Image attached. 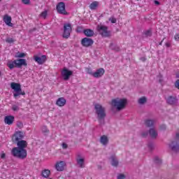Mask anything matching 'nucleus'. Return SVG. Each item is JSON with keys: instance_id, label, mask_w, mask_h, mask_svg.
<instances>
[{"instance_id": "f257e3e1", "label": "nucleus", "mask_w": 179, "mask_h": 179, "mask_svg": "<svg viewBox=\"0 0 179 179\" xmlns=\"http://www.w3.org/2000/svg\"><path fill=\"white\" fill-rule=\"evenodd\" d=\"M95 113L97 115V120L99 122L104 121V118L106 117V108L103 107L100 103H96L94 105Z\"/></svg>"}, {"instance_id": "f03ea898", "label": "nucleus", "mask_w": 179, "mask_h": 179, "mask_svg": "<svg viewBox=\"0 0 179 179\" xmlns=\"http://www.w3.org/2000/svg\"><path fill=\"white\" fill-rule=\"evenodd\" d=\"M127 103V101L126 99L116 98L112 100L111 106L115 107L117 111H121V110H124V108H125Z\"/></svg>"}, {"instance_id": "7ed1b4c3", "label": "nucleus", "mask_w": 179, "mask_h": 179, "mask_svg": "<svg viewBox=\"0 0 179 179\" xmlns=\"http://www.w3.org/2000/svg\"><path fill=\"white\" fill-rule=\"evenodd\" d=\"M11 155L14 157H17V159L23 160L27 157V150H26V149L17 148L15 147L12 149Z\"/></svg>"}, {"instance_id": "20e7f679", "label": "nucleus", "mask_w": 179, "mask_h": 179, "mask_svg": "<svg viewBox=\"0 0 179 179\" xmlns=\"http://www.w3.org/2000/svg\"><path fill=\"white\" fill-rule=\"evenodd\" d=\"M10 87L14 91L13 96L15 97V99H16V97H18V96H24V94H26L24 92L22 91V86L19 83H11Z\"/></svg>"}, {"instance_id": "39448f33", "label": "nucleus", "mask_w": 179, "mask_h": 179, "mask_svg": "<svg viewBox=\"0 0 179 179\" xmlns=\"http://www.w3.org/2000/svg\"><path fill=\"white\" fill-rule=\"evenodd\" d=\"M96 30L102 37H110L111 31L108 30V27L99 24L96 27Z\"/></svg>"}, {"instance_id": "423d86ee", "label": "nucleus", "mask_w": 179, "mask_h": 179, "mask_svg": "<svg viewBox=\"0 0 179 179\" xmlns=\"http://www.w3.org/2000/svg\"><path fill=\"white\" fill-rule=\"evenodd\" d=\"M72 31V25L70 23H66L64 25L63 38H69Z\"/></svg>"}, {"instance_id": "0eeeda50", "label": "nucleus", "mask_w": 179, "mask_h": 179, "mask_svg": "<svg viewBox=\"0 0 179 179\" xmlns=\"http://www.w3.org/2000/svg\"><path fill=\"white\" fill-rule=\"evenodd\" d=\"M73 75V71H70L69 69H66V67H64L62 71V76L64 79V80H69V78L71 76Z\"/></svg>"}, {"instance_id": "6e6552de", "label": "nucleus", "mask_w": 179, "mask_h": 179, "mask_svg": "<svg viewBox=\"0 0 179 179\" xmlns=\"http://www.w3.org/2000/svg\"><path fill=\"white\" fill-rule=\"evenodd\" d=\"M77 166L80 167V169H85V156L78 154L76 158Z\"/></svg>"}, {"instance_id": "1a4fd4ad", "label": "nucleus", "mask_w": 179, "mask_h": 179, "mask_svg": "<svg viewBox=\"0 0 179 179\" xmlns=\"http://www.w3.org/2000/svg\"><path fill=\"white\" fill-rule=\"evenodd\" d=\"M24 138V133L22 131H16L12 137L13 142H20V141H22V139Z\"/></svg>"}, {"instance_id": "9d476101", "label": "nucleus", "mask_w": 179, "mask_h": 179, "mask_svg": "<svg viewBox=\"0 0 179 179\" xmlns=\"http://www.w3.org/2000/svg\"><path fill=\"white\" fill-rule=\"evenodd\" d=\"M56 9L57 13H59L60 15H68V12H66V10L65 9V3L64 2L57 3Z\"/></svg>"}, {"instance_id": "9b49d317", "label": "nucleus", "mask_w": 179, "mask_h": 179, "mask_svg": "<svg viewBox=\"0 0 179 179\" xmlns=\"http://www.w3.org/2000/svg\"><path fill=\"white\" fill-rule=\"evenodd\" d=\"M169 148L173 152V153H178L179 152V143L177 141H173L169 144Z\"/></svg>"}, {"instance_id": "f8f14e48", "label": "nucleus", "mask_w": 179, "mask_h": 179, "mask_svg": "<svg viewBox=\"0 0 179 179\" xmlns=\"http://www.w3.org/2000/svg\"><path fill=\"white\" fill-rule=\"evenodd\" d=\"M93 39L90 38H84L81 41V44L83 47H91V45H93Z\"/></svg>"}, {"instance_id": "ddd939ff", "label": "nucleus", "mask_w": 179, "mask_h": 179, "mask_svg": "<svg viewBox=\"0 0 179 179\" xmlns=\"http://www.w3.org/2000/svg\"><path fill=\"white\" fill-rule=\"evenodd\" d=\"M34 59L35 62H37L39 65H43L44 62L47 60V57L45 55H42L41 57H38L37 55L34 56Z\"/></svg>"}, {"instance_id": "4468645a", "label": "nucleus", "mask_w": 179, "mask_h": 179, "mask_svg": "<svg viewBox=\"0 0 179 179\" xmlns=\"http://www.w3.org/2000/svg\"><path fill=\"white\" fill-rule=\"evenodd\" d=\"M3 20L4 23H6V26H8L9 27H13V24L12 23V17H10L9 15H4L3 17Z\"/></svg>"}, {"instance_id": "2eb2a0df", "label": "nucleus", "mask_w": 179, "mask_h": 179, "mask_svg": "<svg viewBox=\"0 0 179 179\" xmlns=\"http://www.w3.org/2000/svg\"><path fill=\"white\" fill-rule=\"evenodd\" d=\"M15 66L17 68H20V66H27V62H26V59H20L15 60Z\"/></svg>"}, {"instance_id": "dca6fc26", "label": "nucleus", "mask_w": 179, "mask_h": 179, "mask_svg": "<svg viewBox=\"0 0 179 179\" xmlns=\"http://www.w3.org/2000/svg\"><path fill=\"white\" fill-rule=\"evenodd\" d=\"M106 71H104V69L101 68L96 71L94 73H92V76L94 78H101L103 75H104Z\"/></svg>"}, {"instance_id": "f3484780", "label": "nucleus", "mask_w": 179, "mask_h": 179, "mask_svg": "<svg viewBox=\"0 0 179 179\" xmlns=\"http://www.w3.org/2000/svg\"><path fill=\"white\" fill-rule=\"evenodd\" d=\"M13 121H15V117L13 115H7L4 117V122L7 124V125H12Z\"/></svg>"}, {"instance_id": "a211bd4d", "label": "nucleus", "mask_w": 179, "mask_h": 179, "mask_svg": "<svg viewBox=\"0 0 179 179\" xmlns=\"http://www.w3.org/2000/svg\"><path fill=\"white\" fill-rule=\"evenodd\" d=\"M110 162L111 166H113V167H118V164L120 162H118V159L117 158V157H115V155H112L110 157Z\"/></svg>"}, {"instance_id": "6ab92c4d", "label": "nucleus", "mask_w": 179, "mask_h": 179, "mask_svg": "<svg viewBox=\"0 0 179 179\" xmlns=\"http://www.w3.org/2000/svg\"><path fill=\"white\" fill-rule=\"evenodd\" d=\"M17 146L18 149H26L27 148V141L24 140H21L17 143Z\"/></svg>"}, {"instance_id": "aec40b11", "label": "nucleus", "mask_w": 179, "mask_h": 179, "mask_svg": "<svg viewBox=\"0 0 179 179\" xmlns=\"http://www.w3.org/2000/svg\"><path fill=\"white\" fill-rule=\"evenodd\" d=\"M64 167H65V162L64 161L57 162L55 165V168H56V170H57V171H63Z\"/></svg>"}, {"instance_id": "412c9836", "label": "nucleus", "mask_w": 179, "mask_h": 179, "mask_svg": "<svg viewBox=\"0 0 179 179\" xmlns=\"http://www.w3.org/2000/svg\"><path fill=\"white\" fill-rule=\"evenodd\" d=\"M178 101V100L177 99V98L174 96H169L166 99V103H168V104H171V106L177 104Z\"/></svg>"}, {"instance_id": "4be33fe9", "label": "nucleus", "mask_w": 179, "mask_h": 179, "mask_svg": "<svg viewBox=\"0 0 179 179\" xmlns=\"http://www.w3.org/2000/svg\"><path fill=\"white\" fill-rule=\"evenodd\" d=\"M56 104L58 106V107H64V106L66 104V99H65L64 97H60L57 100Z\"/></svg>"}, {"instance_id": "5701e85b", "label": "nucleus", "mask_w": 179, "mask_h": 179, "mask_svg": "<svg viewBox=\"0 0 179 179\" xmlns=\"http://www.w3.org/2000/svg\"><path fill=\"white\" fill-rule=\"evenodd\" d=\"M100 143L103 146H107V145H108V137L106 135L101 136Z\"/></svg>"}, {"instance_id": "b1692460", "label": "nucleus", "mask_w": 179, "mask_h": 179, "mask_svg": "<svg viewBox=\"0 0 179 179\" xmlns=\"http://www.w3.org/2000/svg\"><path fill=\"white\" fill-rule=\"evenodd\" d=\"M83 33L87 37H93L94 36V31L90 29H84Z\"/></svg>"}, {"instance_id": "393cba45", "label": "nucleus", "mask_w": 179, "mask_h": 179, "mask_svg": "<svg viewBox=\"0 0 179 179\" xmlns=\"http://www.w3.org/2000/svg\"><path fill=\"white\" fill-rule=\"evenodd\" d=\"M149 134H150V136L151 138H152L153 139H155V138H157V131H156V129L152 128L150 129L149 131Z\"/></svg>"}, {"instance_id": "a878e982", "label": "nucleus", "mask_w": 179, "mask_h": 179, "mask_svg": "<svg viewBox=\"0 0 179 179\" xmlns=\"http://www.w3.org/2000/svg\"><path fill=\"white\" fill-rule=\"evenodd\" d=\"M99 6V1H93L90 5V9L91 10H96L97 9V7Z\"/></svg>"}, {"instance_id": "bb28decb", "label": "nucleus", "mask_w": 179, "mask_h": 179, "mask_svg": "<svg viewBox=\"0 0 179 179\" xmlns=\"http://www.w3.org/2000/svg\"><path fill=\"white\" fill-rule=\"evenodd\" d=\"M7 66H8L9 69H13V68L16 66V63H15V60L14 61L8 60L7 62Z\"/></svg>"}, {"instance_id": "cd10ccee", "label": "nucleus", "mask_w": 179, "mask_h": 179, "mask_svg": "<svg viewBox=\"0 0 179 179\" xmlns=\"http://www.w3.org/2000/svg\"><path fill=\"white\" fill-rule=\"evenodd\" d=\"M145 124L146 127H148L150 128V127H153L155 125V120H147L145 121Z\"/></svg>"}, {"instance_id": "c85d7f7f", "label": "nucleus", "mask_w": 179, "mask_h": 179, "mask_svg": "<svg viewBox=\"0 0 179 179\" xmlns=\"http://www.w3.org/2000/svg\"><path fill=\"white\" fill-rule=\"evenodd\" d=\"M50 171L48 169H45L43 171H42V176L43 177H44L45 178H48V177H50Z\"/></svg>"}, {"instance_id": "c756f323", "label": "nucleus", "mask_w": 179, "mask_h": 179, "mask_svg": "<svg viewBox=\"0 0 179 179\" xmlns=\"http://www.w3.org/2000/svg\"><path fill=\"white\" fill-rule=\"evenodd\" d=\"M147 100L148 99H146V97L143 96L138 99V103L139 104H145V103H146Z\"/></svg>"}, {"instance_id": "7c9ffc66", "label": "nucleus", "mask_w": 179, "mask_h": 179, "mask_svg": "<svg viewBox=\"0 0 179 179\" xmlns=\"http://www.w3.org/2000/svg\"><path fill=\"white\" fill-rule=\"evenodd\" d=\"M154 162L157 164H160V163H162V159H160V157H155L154 158Z\"/></svg>"}, {"instance_id": "2f4dec72", "label": "nucleus", "mask_w": 179, "mask_h": 179, "mask_svg": "<svg viewBox=\"0 0 179 179\" xmlns=\"http://www.w3.org/2000/svg\"><path fill=\"white\" fill-rule=\"evenodd\" d=\"M127 178V176L124 173H119L117 176V179H125Z\"/></svg>"}, {"instance_id": "473e14b6", "label": "nucleus", "mask_w": 179, "mask_h": 179, "mask_svg": "<svg viewBox=\"0 0 179 179\" xmlns=\"http://www.w3.org/2000/svg\"><path fill=\"white\" fill-rule=\"evenodd\" d=\"M47 15H48V12L47 10H44L41 13V17L45 19V17H47Z\"/></svg>"}, {"instance_id": "72a5a7b5", "label": "nucleus", "mask_w": 179, "mask_h": 179, "mask_svg": "<svg viewBox=\"0 0 179 179\" xmlns=\"http://www.w3.org/2000/svg\"><path fill=\"white\" fill-rule=\"evenodd\" d=\"M6 42L8 43V44H12V43L15 42V40H13L12 38H7L6 39Z\"/></svg>"}, {"instance_id": "f704fd0d", "label": "nucleus", "mask_w": 179, "mask_h": 179, "mask_svg": "<svg viewBox=\"0 0 179 179\" xmlns=\"http://www.w3.org/2000/svg\"><path fill=\"white\" fill-rule=\"evenodd\" d=\"M109 22H111V23H117V19L114 17H110L109 18Z\"/></svg>"}, {"instance_id": "c9c22d12", "label": "nucleus", "mask_w": 179, "mask_h": 179, "mask_svg": "<svg viewBox=\"0 0 179 179\" xmlns=\"http://www.w3.org/2000/svg\"><path fill=\"white\" fill-rule=\"evenodd\" d=\"M145 34L147 37H150V36H152V31L148 30L145 32Z\"/></svg>"}, {"instance_id": "e433bc0d", "label": "nucleus", "mask_w": 179, "mask_h": 179, "mask_svg": "<svg viewBox=\"0 0 179 179\" xmlns=\"http://www.w3.org/2000/svg\"><path fill=\"white\" fill-rule=\"evenodd\" d=\"M42 132H44L45 134L48 133V129L47 128V127L43 126L42 127Z\"/></svg>"}, {"instance_id": "4c0bfd02", "label": "nucleus", "mask_w": 179, "mask_h": 179, "mask_svg": "<svg viewBox=\"0 0 179 179\" xmlns=\"http://www.w3.org/2000/svg\"><path fill=\"white\" fill-rule=\"evenodd\" d=\"M12 110L13 111H19V106H17L16 105H13L12 107Z\"/></svg>"}, {"instance_id": "58836bf2", "label": "nucleus", "mask_w": 179, "mask_h": 179, "mask_svg": "<svg viewBox=\"0 0 179 179\" xmlns=\"http://www.w3.org/2000/svg\"><path fill=\"white\" fill-rule=\"evenodd\" d=\"M17 57H18V58H23V57H26V54H24V53H18Z\"/></svg>"}, {"instance_id": "ea45409f", "label": "nucleus", "mask_w": 179, "mask_h": 179, "mask_svg": "<svg viewBox=\"0 0 179 179\" xmlns=\"http://www.w3.org/2000/svg\"><path fill=\"white\" fill-rule=\"evenodd\" d=\"M17 127L18 128H22L23 127V123L22 122H17Z\"/></svg>"}, {"instance_id": "a19ab883", "label": "nucleus", "mask_w": 179, "mask_h": 179, "mask_svg": "<svg viewBox=\"0 0 179 179\" xmlns=\"http://www.w3.org/2000/svg\"><path fill=\"white\" fill-rule=\"evenodd\" d=\"M22 3H24V5H29L30 3V0H22Z\"/></svg>"}, {"instance_id": "79ce46f5", "label": "nucleus", "mask_w": 179, "mask_h": 179, "mask_svg": "<svg viewBox=\"0 0 179 179\" xmlns=\"http://www.w3.org/2000/svg\"><path fill=\"white\" fill-rule=\"evenodd\" d=\"M175 87L179 90V80H177L175 83Z\"/></svg>"}, {"instance_id": "37998d69", "label": "nucleus", "mask_w": 179, "mask_h": 179, "mask_svg": "<svg viewBox=\"0 0 179 179\" xmlns=\"http://www.w3.org/2000/svg\"><path fill=\"white\" fill-rule=\"evenodd\" d=\"M174 39L176 40V41H179V34H176L174 36Z\"/></svg>"}, {"instance_id": "c03bdc74", "label": "nucleus", "mask_w": 179, "mask_h": 179, "mask_svg": "<svg viewBox=\"0 0 179 179\" xmlns=\"http://www.w3.org/2000/svg\"><path fill=\"white\" fill-rule=\"evenodd\" d=\"M63 149H67L68 148V144L63 143L62 145Z\"/></svg>"}, {"instance_id": "a18cd8bd", "label": "nucleus", "mask_w": 179, "mask_h": 179, "mask_svg": "<svg viewBox=\"0 0 179 179\" xmlns=\"http://www.w3.org/2000/svg\"><path fill=\"white\" fill-rule=\"evenodd\" d=\"M153 148H155V145H153L152 143H150L148 145V148L150 149V150H152V149H153Z\"/></svg>"}, {"instance_id": "49530a36", "label": "nucleus", "mask_w": 179, "mask_h": 179, "mask_svg": "<svg viewBox=\"0 0 179 179\" xmlns=\"http://www.w3.org/2000/svg\"><path fill=\"white\" fill-rule=\"evenodd\" d=\"M87 73H89V75H92V76H93V72H92V69H87Z\"/></svg>"}, {"instance_id": "de8ad7c7", "label": "nucleus", "mask_w": 179, "mask_h": 179, "mask_svg": "<svg viewBox=\"0 0 179 179\" xmlns=\"http://www.w3.org/2000/svg\"><path fill=\"white\" fill-rule=\"evenodd\" d=\"M176 139H177V141H179V131H176Z\"/></svg>"}, {"instance_id": "09e8293b", "label": "nucleus", "mask_w": 179, "mask_h": 179, "mask_svg": "<svg viewBox=\"0 0 179 179\" xmlns=\"http://www.w3.org/2000/svg\"><path fill=\"white\" fill-rule=\"evenodd\" d=\"M141 136H143V138H145V136H148V131H146V132H143V133L141 134Z\"/></svg>"}, {"instance_id": "8fccbe9b", "label": "nucleus", "mask_w": 179, "mask_h": 179, "mask_svg": "<svg viewBox=\"0 0 179 179\" xmlns=\"http://www.w3.org/2000/svg\"><path fill=\"white\" fill-rule=\"evenodd\" d=\"M165 45H166V47H167L169 48L171 47V43L167 42L165 43Z\"/></svg>"}, {"instance_id": "3c124183", "label": "nucleus", "mask_w": 179, "mask_h": 179, "mask_svg": "<svg viewBox=\"0 0 179 179\" xmlns=\"http://www.w3.org/2000/svg\"><path fill=\"white\" fill-rule=\"evenodd\" d=\"M6 155H5V153H3V152H2L1 154V159H5V157H6Z\"/></svg>"}, {"instance_id": "603ef678", "label": "nucleus", "mask_w": 179, "mask_h": 179, "mask_svg": "<svg viewBox=\"0 0 179 179\" xmlns=\"http://www.w3.org/2000/svg\"><path fill=\"white\" fill-rule=\"evenodd\" d=\"M154 3H155V5H160V2H159V1H155Z\"/></svg>"}, {"instance_id": "864d4df0", "label": "nucleus", "mask_w": 179, "mask_h": 179, "mask_svg": "<svg viewBox=\"0 0 179 179\" xmlns=\"http://www.w3.org/2000/svg\"><path fill=\"white\" fill-rule=\"evenodd\" d=\"M141 61H143V62H145L146 61V59L145 57H141Z\"/></svg>"}, {"instance_id": "5fc2aeb1", "label": "nucleus", "mask_w": 179, "mask_h": 179, "mask_svg": "<svg viewBox=\"0 0 179 179\" xmlns=\"http://www.w3.org/2000/svg\"><path fill=\"white\" fill-rule=\"evenodd\" d=\"M161 129H166V126H165V125L162 126V127H161Z\"/></svg>"}, {"instance_id": "6e6d98bb", "label": "nucleus", "mask_w": 179, "mask_h": 179, "mask_svg": "<svg viewBox=\"0 0 179 179\" xmlns=\"http://www.w3.org/2000/svg\"><path fill=\"white\" fill-rule=\"evenodd\" d=\"M164 41V39H163L160 43H159V45H162V44H163V41Z\"/></svg>"}, {"instance_id": "4d7b16f0", "label": "nucleus", "mask_w": 179, "mask_h": 179, "mask_svg": "<svg viewBox=\"0 0 179 179\" xmlns=\"http://www.w3.org/2000/svg\"><path fill=\"white\" fill-rule=\"evenodd\" d=\"M159 82H160V83H162V82H163V80L159 79Z\"/></svg>"}, {"instance_id": "13d9d810", "label": "nucleus", "mask_w": 179, "mask_h": 179, "mask_svg": "<svg viewBox=\"0 0 179 179\" xmlns=\"http://www.w3.org/2000/svg\"><path fill=\"white\" fill-rule=\"evenodd\" d=\"M0 76H1V72H0Z\"/></svg>"}]
</instances>
